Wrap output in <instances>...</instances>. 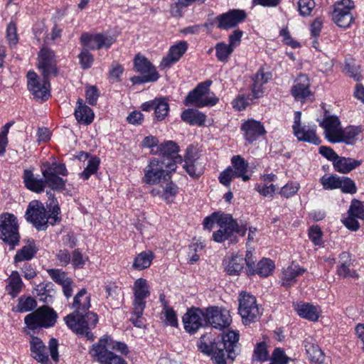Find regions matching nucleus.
I'll return each mask as SVG.
<instances>
[{"instance_id":"a211bd4d","label":"nucleus","mask_w":364,"mask_h":364,"mask_svg":"<svg viewBox=\"0 0 364 364\" xmlns=\"http://www.w3.org/2000/svg\"><path fill=\"white\" fill-rule=\"evenodd\" d=\"M182 320L185 330L194 333L206 324L205 311L200 309H191L183 315Z\"/></svg>"},{"instance_id":"5fc2aeb1","label":"nucleus","mask_w":364,"mask_h":364,"mask_svg":"<svg viewBox=\"0 0 364 364\" xmlns=\"http://www.w3.org/2000/svg\"><path fill=\"white\" fill-rule=\"evenodd\" d=\"M272 364H288L290 358L286 355L283 349L277 348L272 355Z\"/></svg>"},{"instance_id":"0e129e2a","label":"nucleus","mask_w":364,"mask_h":364,"mask_svg":"<svg viewBox=\"0 0 364 364\" xmlns=\"http://www.w3.org/2000/svg\"><path fill=\"white\" fill-rule=\"evenodd\" d=\"M178 193V187L173 184L168 183L166 185L161 198L168 203H171L173 201L176 195Z\"/></svg>"},{"instance_id":"ea45409f","label":"nucleus","mask_w":364,"mask_h":364,"mask_svg":"<svg viewBox=\"0 0 364 364\" xmlns=\"http://www.w3.org/2000/svg\"><path fill=\"white\" fill-rule=\"evenodd\" d=\"M154 258V255L151 251H143L136 256L132 267L137 270L147 269L151 266Z\"/></svg>"},{"instance_id":"b1692460","label":"nucleus","mask_w":364,"mask_h":364,"mask_svg":"<svg viewBox=\"0 0 364 364\" xmlns=\"http://www.w3.org/2000/svg\"><path fill=\"white\" fill-rule=\"evenodd\" d=\"M291 93L298 101H304L311 95L310 82L306 75L301 74L296 78Z\"/></svg>"},{"instance_id":"774afa93","label":"nucleus","mask_w":364,"mask_h":364,"mask_svg":"<svg viewBox=\"0 0 364 364\" xmlns=\"http://www.w3.org/2000/svg\"><path fill=\"white\" fill-rule=\"evenodd\" d=\"M358 218L348 213V215L342 219L343 225L351 231H357L360 228Z\"/></svg>"},{"instance_id":"4c0bfd02","label":"nucleus","mask_w":364,"mask_h":364,"mask_svg":"<svg viewBox=\"0 0 364 364\" xmlns=\"http://www.w3.org/2000/svg\"><path fill=\"white\" fill-rule=\"evenodd\" d=\"M305 270L299 265L291 264L284 269L282 274L281 283L282 286H289L294 282L295 278L302 274Z\"/></svg>"},{"instance_id":"473e14b6","label":"nucleus","mask_w":364,"mask_h":364,"mask_svg":"<svg viewBox=\"0 0 364 364\" xmlns=\"http://www.w3.org/2000/svg\"><path fill=\"white\" fill-rule=\"evenodd\" d=\"M90 306V296L85 289H82L74 297L72 304L73 314L80 315L87 313Z\"/></svg>"},{"instance_id":"e2e57ef3","label":"nucleus","mask_w":364,"mask_h":364,"mask_svg":"<svg viewBox=\"0 0 364 364\" xmlns=\"http://www.w3.org/2000/svg\"><path fill=\"white\" fill-rule=\"evenodd\" d=\"M144 309L145 307H142L140 311L136 309V306H133V313L130 318V321L137 328H142L144 326L142 317Z\"/></svg>"},{"instance_id":"e433bc0d","label":"nucleus","mask_w":364,"mask_h":364,"mask_svg":"<svg viewBox=\"0 0 364 364\" xmlns=\"http://www.w3.org/2000/svg\"><path fill=\"white\" fill-rule=\"evenodd\" d=\"M23 182L25 186L30 191L41 193L45 188V178H38L34 176L31 170L26 169L23 172Z\"/></svg>"},{"instance_id":"f8f14e48","label":"nucleus","mask_w":364,"mask_h":364,"mask_svg":"<svg viewBox=\"0 0 364 364\" xmlns=\"http://www.w3.org/2000/svg\"><path fill=\"white\" fill-rule=\"evenodd\" d=\"M134 63L136 71L141 74V76L132 78L134 83L155 82L159 79V74L155 67L145 57L136 55Z\"/></svg>"},{"instance_id":"58836bf2","label":"nucleus","mask_w":364,"mask_h":364,"mask_svg":"<svg viewBox=\"0 0 364 364\" xmlns=\"http://www.w3.org/2000/svg\"><path fill=\"white\" fill-rule=\"evenodd\" d=\"M181 117L183 122L191 125H203L206 119V116L204 114L193 109L184 110Z\"/></svg>"},{"instance_id":"c85d7f7f","label":"nucleus","mask_w":364,"mask_h":364,"mask_svg":"<svg viewBox=\"0 0 364 364\" xmlns=\"http://www.w3.org/2000/svg\"><path fill=\"white\" fill-rule=\"evenodd\" d=\"M225 272L229 275H238L246 264V257L242 255L232 254L226 257L223 261Z\"/></svg>"},{"instance_id":"0eeeda50","label":"nucleus","mask_w":364,"mask_h":364,"mask_svg":"<svg viewBox=\"0 0 364 364\" xmlns=\"http://www.w3.org/2000/svg\"><path fill=\"white\" fill-rule=\"evenodd\" d=\"M57 317V313L53 309L48 306H43L26 315L24 321L27 327L31 330L47 328L55 325Z\"/></svg>"},{"instance_id":"dca6fc26","label":"nucleus","mask_w":364,"mask_h":364,"mask_svg":"<svg viewBox=\"0 0 364 364\" xmlns=\"http://www.w3.org/2000/svg\"><path fill=\"white\" fill-rule=\"evenodd\" d=\"M205 319L206 324L220 330L229 326L232 321L229 311L218 307L208 308L205 311Z\"/></svg>"},{"instance_id":"603ef678","label":"nucleus","mask_w":364,"mask_h":364,"mask_svg":"<svg viewBox=\"0 0 364 364\" xmlns=\"http://www.w3.org/2000/svg\"><path fill=\"white\" fill-rule=\"evenodd\" d=\"M183 168L189 176L193 178H198L203 172V166L198 161H193V163H186Z\"/></svg>"},{"instance_id":"f257e3e1","label":"nucleus","mask_w":364,"mask_h":364,"mask_svg":"<svg viewBox=\"0 0 364 364\" xmlns=\"http://www.w3.org/2000/svg\"><path fill=\"white\" fill-rule=\"evenodd\" d=\"M214 223L219 226V230L213 234V239L216 242H223L225 240L235 242H237L235 234L244 236L246 233V227L242 225H240L230 214L220 212L213 213L204 219V228L210 230Z\"/></svg>"},{"instance_id":"aec40b11","label":"nucleus","mask_w":364,"mask_h":364,"mask_svg":"<svg viewBox=\"0 0 364 364\" xmlns=\"http://www.w3.org/2000/svg\"><path fill=\"white\" fill-rule=\"evenodd\" d=\"M134 299L133 306H136L138 310L146 306V299L150 296V287L146 279L139 278L136 279L132 286Z\"/></svg>"},{"instance_id":"72a5a7b5","label":"nucleus","mask_w":364,"mask_h":364,"mask_svg":"<svg viewBox=\"0 0 364 364\" xmlns=\"http://www.w3.org/2000/svg\"><path fill=\"white\" fill-rule=\"evenodd\" d=\"M38 250L35 241L32 239L28 240L26 245L16 252L14 258V263L31 260Z\"/></svg>"},{"instance_id":"f03ea898","label":"nucleus","mask_w":364,"mask_h":364,"mask_svg":"<svg viewBox=\"0 0 364 364\" xmlns=\"http://www.w3.org/2000/svg\"><path fill=\"white\" fill-rule=\"evenodd\" d=\"M239 341V333L235 331H228L223 333L220 341L208 345L200 341L199 350L205 354L212 355L217 364H226L228 358L233 360L235 357L234 348Z\"/></svg>"},{"instance_id":"bb28decb","label":"nucleus","mask_w":364,"mask_h":364,"mask_svg":"<svg viewBox=\"0 0 364 364\" xmlns=\"http://www.w3.org/2000/svg\"><path fill=\"white\" fill-rule=\"evenodd\" d=\"M178 146L173 141H167L164 143L161 144L157 147V151L164 159L163 160H171L173 163H171L176 166L178 163H182V158L178 154Z\"/></svg>"},{"instance_id":"c9c22d12","label":"nucleus","mask_w":364,"mask_h":364,"mask_svg":"<svg viewBox=\"0 0 364 364\" xmlns=\"http://www.w3.org/2000/svg\"><path fill=\"white\" fill-rule=\"evenodd\" d=\"M361 160H356L352 158H346L338 156L333 163L334 168L336 171L341 173H348L352 170L360 166Z\"/></svg>"},{"instance_id":"39448f33","label":"nucleus","mask_w":364,"mask_h":364,"mask_svg":"<svg viewBox=\"0 0 364 364\" xmlns=\"http://www.w3.org/2000/svg\"><path fill=\"white\" fill-rule=\"evenodd\" d=\"M176 167L168 161L154 159L145 167L143 182L149 185H156L167 180L168 173L174 171Z\"/></svg>"},{"instance_id":"2eb2a0df","label":"nucleus","mask_w":364,"mask_h":364,"mask_svg":"<svg viewBox=\"0 0 364 364\" xmlns=\"http://www.w3.org/2000/svg\"><path fill=\"white\" fill-rule=\"evenodd\" d=\"M115 41L113 36L104 33H82L80 37L82 45L92 50L108 49Z\"/></svg>"},{"instance_id":"5701e85b","label":"nucleus","mask_w":364,"mask_h":364,"mask_svg":"<svg viewBox=\"0 0 364 364\" xmlns=\"http://www.w3.org/2000/svg\"><path fill=\"white\" fill-rule=\"evenodd\" d=\"M246 13L242 10H231L217 17L218 27L228 30L235 27L246 18Z\"/></svg>"},{"instance_id":"f3484780","label":"nucleus","mask_w":364,"mask_h":364,"mask_svg":"<svg viewBox=\"0 0 364 364\" xmlns=\"http://www.w3.org/2000/svg\"><path fill=\"white\" fill-rule=\"evenodd\" d=\"M247 272L249 275L258 274L260 277H266L270 275L274 269V262L267 258L261 259L256 265L252 257V254L247 252L246 255Z\"/></svg>"},{"instance_id":"a19ab883","label":"nucleus","mask_w":364,"mask_h":364,"mask_svg":"<svg viewBox=\"0 0 364 364\" xmlns=\"http://www.w3.org/2000/svg\"><path fill=\"white\" fill-rule=\"evenodd\" d=\"M360 133V129L356 127H348L344 129H342L339 135V142H344L346 144L353 145L356 142Z\"/></svg>"},{"instance_id":"423d86ee","label":"nucleus","mask_w":364,"mask_h":364,"mask_svg":"<svg viewBox=\"0 0 364 364\" xmlns=\"http://www.w3.org/2000/svg\"><path fill=\"white\" fill-rule=\"evenodd\" d=\"M111 342L110 336H104L92 346L90 350V355L100 364H127L123 358L108 350Z\"/></svg>"},{"instance_id":"13d9d810","label":"nucleus","mask_w":364,"mask_h":364,"mask_svg":"<svg viewBox=\"0 0 364 364\" xmlns=\"http://www.w3.org/2000/svg\"><path fill=\"white\" fill-rule=\"evenodd\" d=\"M6 39L11 46H16L18 42L16 25L10 22L6 28Z\"/></svg>"},{"instance_id":"a878e982","label":"nucleus","mask_w":364,"mask_h":364,"mask_svg":"<svg viewBox=\"0 0 364 364\" xmlns=\"http://www.w3.org/2000/svg\"><path fill=\"white\" fill-rule=\"evenodd\" d=\"M293 132L299 141L314 145H318L321 142V139L316 134V126L315 124H304Z\"/></svg>"},{"instance_id":"4d7b16f0","label":"nucleus","mask_w":364,"mask_h":364,"mask_svg":"<svg viewBox=\"0 0 364 364\" xmlns=\"http://www.w3.org/2000/svg\"><path fill=\"white\" fill-rule=\"evenodd\" d=\"M255 188L260 195L264 197H272L276 191V187L273 183H257Z\"/></svg>"},{"instance_id":"3c124183","label":"nucleus","mask_w":364,"mask_h":364,"mask_svg":"<svg viewBox=\"0 0 364 364\" xmlns=\"http://www.w3.org/2000/svg\"><path fill=\"white\" fill-rule=\"evenodd\" d=\"M297 4L299 14L304 17L310 16L315 7L314 0H299Z\"/></svg>"},{"instance_id":"338daca9","label":"nucleus","mask_w":364,"mask_h":364,"mask_svg":"<svg viewBox=\"0 0 364 364\" xmlns=\"http://www.w3.org/2000/svg\"><path fill=\"white\" fill-rule=\"evenodd\" d=\"M268 351L264 343L257 345L254 350V358L259 361H265L268 359Z\"/></svg>"},{"instance_id":"79ce46f5","label":"nucleus","mask_w":364,"mask_h":364,"mask_svg":"<svg viewBox=\"0 0 364 364\" xmlns=\"http://www.w3.org/2000/svg\"><path fill=\"white\" fill-rule=\"evenodd\" d=\"M232 168L237 171L243 181H247L250 176L247 174L248 164L245 159L239 155L234 156L231 159Z\"/></svg>"},{"instance_id":"de8ad7c7","label":"nucleus","mask_w":364,"mask_h":364,"mask_svg":"<svg viewBox=\"0 0 364 364\" xmlns=\"http://www.w3.org/2000/svg\"><path fill=\"white\" fill-rule=\"evenodd\" d=\"M162 314L164 316V322L166 326L172 327H178V322L176 312L173 309L168 306H165Z\"/></svg>"},{"instance_id":"09e8293b","label":"nucleus","mask_w":364,"mask_h":364,"mask_svg":"<svg viewBox=\"0 0 364 364\" xmlns=\"http://www.w3.org/2000/svg\"><path fill=\"white\" fill-rule=\"evenodd\" d=\"M341 178L336 175L329 176H324L321 178V183L324 189L333 190L339 188V183H341Z\"/></svg>"},{"instance_id":"9d476101","label":"nucleus","mask_w":364,"mask_h":364,"mask_svg":"<svg viewBox=\"0 0 364 364\" xmlns=\"http://www.w3.org/2000/svg\"><path fill=\"white\" fill-rule=\"evenodd\" d=\"M18 223L16 217L9 213L0 215V239L11 245L19 242Z\"/></svg>"},{"instance_id":"20e7f679","label":"nucleus","mask_w":364,"mask_h":364,"mask_svg":"<svg viewBox=\"0 0 364 364\" xmlns=\"http://www.w3.org/2000/svg\"><path fill=\"white\" fill-rule=\"evenodd\" d=\"M64 319L68 327L73 332L85 336L88 340L94 339V335L91 331L95 328L98 322L97 314L91 311L80 315L71 314Z\"/></svg>"},{"instance_id":"6ab92c4d","label":"nucleus","mask_w":364,"mask_h":364,"mask_svg":"<svg viewBox=\"0 0 364 364\" xmlns=\"http://www.w3.org/2000/svg\"><path fill=\"white\" fill-rule=\"evenodd\" d=\"M323 129L326 139L331 143H339V135L341 132V122L338 117L325 116L319 123Z\"/></svg>"},{"instance_id":"cd10ccee","label":"nucleus","mask_w":364,"mask_h":364,"mask_svg":"<svg viewBox=\"0 0 364 364\" xmlns=\"http://www.w3.org/2000/svg\"><path fill=\"white\" fill-rule=\"evenodd\" d=\"M188 48L186 41H180L172 46L168 50L167 55L163 58L160 66L162 68H169L171 65L176 63L184 54Z\"/></svg>"},{"instance_id":"4be33fe9","label":"nucleus","mask_w":364,"mask_h":364,"mask_svg":"<svg viewBox=\"0 0 364 364\" xmlns=\"http://www.w3.org/2000/svg\"><path fill=\"white\" fill-rule=\"evenodd\" d=\"M38 68L45 77H48L51 75H55L56 67L54 54L50 49L43 48L40 50L38 58Z\"/></svg>"},{"instance_id":"1a4fd4ad","label":"nucleus","mask_w":364,"mask_h":364,"mask_svg":"<svg viewBox=\"0 0 364 364\" xmlns=\"http://www.w3.org/2000/svg\"><path fill=\"white\" fill-rule=\"evenodd\" d=\"M42 174L45 178V186L47 184L51 189L56 191L65 188V181L58 176H67L68 171L65 164L56 162L46 163L42 167Z\"/></svg>"},{"instance_id":"7c9ffc66","label":"nucleus","mask_w":364,"mask_h":364,"mask_svg":"<svg viewBox=\"0 0 364 364\" xmlns=\"http://www.w3.org/2000/svg\"><path fill=\"white\" fill-rule=\"evenodd\" d=\"M5 282V291L12 298H16L24 287L22 279L17 271H12Z\"/></svg>"},{"instance_id":"ddd939ff","label":"nucleus","mask_w":364,"mask_h":364,"mask_svg":"<svg viewBox=\"0 0 364 364\" xmlns=\"http://www.w3.org/2000/svg\"><path fill=\"white\" fill-rule=\"evenodd\" d=\"M47 78L43 76V80H41L34 71L28 72V89L36 99L43 101L49 98L50 95V83Z\"/></svg>"},{"instance_id":"c756f323","label":"nucleus","mask_w":364,"mask_h":364,"mask_svg":"<svg viewBox=\"0 0 364 364\" xmlns=\"http://www.w3.org/2000/svg\"><path fill=\"white\" fill-rule=\"evenodd\" d=\"M29 344L32 358L39 363H47L48 354L43 342L39 338L32 336L30 338Z\"/></svg>"},{"instance_id":"4468645a","label":"nucleus","mask_w":364,"mask_h":364,"mask_svg":"<svg viewBox=\"0 0 364 364\" xmlns=\"http://www.w3.org/2000/svg\"><path fill=\"white\" fill-rule=\"evenodd\" d=\"M354 8L352 0H341L334 5L332 18L334 23L341 28H348L351 24L353 17L351 10Z\"/></svg>"},{"instance_id":"37998d69","label":"nucleus","mask_w":364,"mask_h":364,"mask_svg":"<svg viewBox=\"0 0 364 364\" xmlns=\"http://www.w3.org/2000/svg\"><path fill=\"white\" fill-rule=\"evenodd\" d=\"M215 48L216 58L219 61L223 63H225L229 60L231 54L235 50L230 46L223 42L218 43L215 45Z\"/></svg>"},{"instance_id":"9b49d317","label":"nucleus","mask_w":364,"mask_h":364,"mask_svg":"<svg viewBox=\"0 0 364 364\" xmlns=\"http://www.w3.org/2000/svg\"><path fill=\"white\" fill-rule=\"evenodd\" d=\"M238 311L245 324L255 322L261 315L255 297L247 292L240 294Z\"/></svg>"},{"instance_id":"864d4df0","label":"nucleus","mask_w":364,"mask_h":364,"mask_svg":"<svg viewBox=\"0 0 364 364\" xmlns=\"http://www.w3.org/2000/svg\"><path fill=\"white\" fill-rule=\"evenodd\" d=\"M87 261L88 257L84 256L79 249H76L73 251L70 262L72 263L74 268H83Z\"/></svg>"},{"instance_id":"8fccbe9b","label":"nucleus","mask_w":364,"mask_h":364,"mask_svg":"<svg viewBox=\"0 0 364 364\" xmlns=\"http://www.w3.org/2000/svg\"><path fill=\"white\" fill-rule=\"evenodd\" d=\"M348 213L358 218L359 220H364V203L353 199L351 201Z\"/></svg>"},{"instance_id":"6e6d98bb","label":"nucleus","mask_w":364,"mask_h":364,"mask_svg":"<svg viewBox=\"0 0 364 364\" xmlns=\"http://www.w3.org/2000/svg\"><path fill=\"white\" fill-rule=\"evenodd\" d=\"M47 272L50 278L55 283L59 284L60 285L63 284L69 279H70L69 277H68L65 272L60 269H49L47 270Z\"/></svg>"},{"instance_id":"412c9836","label":"nucleus","mask_w":364,"mask_h":364,"mask_svg":"<svg viewBox=\"0 0 364 364\" xmlns=\"http://www.w3.org/2000/svg\"><path fill=\"white\" fill-rule=\"evenodd\" d=\"M241 131L244 133V139L249 143L257 141L266 134L263 124L254 119H249L244 122L241 126Z\"/></svg>"},{"instance_id":"49530a36","label":"nucleus","mask_w":364,"mask_h":364,"mask_svg":"<svg viewBox=\"0 0 364 364\" xmlns=\"http://www.w3.org/2000/svg\"><path fill=\"white\" fill-rule=\"evenodd\" d=\"M36 301L31 296H21L18 300L16 311L21 313L30 311L36 308Z\"/></svg>"},{"instance_id":"680f3d73","label":"nucleus","mask_w":364,"mask_h":364,"mask_svg":"<svg viewBox=\"0 0 364 364\" xmlns=\"http://www.w3.org/2000/svg\"><path fill=\"white\" fill-rule=\"evenodd\" d=\"M322 231L318 225H313L309 230V237L314 245L322 244Z\"/></svg>"},{"instance_id":"052dcab7","label":"nucleus","mask_w":364,"mask_h":364,"mask_svg":"<svg viewBox=\"0 0 364 364\" xmlns=\"http://www.w3.org/2000/svg\"><path fill=\"white\" fill-rule=\"evenodd\" d=\"M350 264H341L337 268V274L343 278H358V274L355 270L350 269Z\"/></svg>"},{"instance_id":"393cba45","label":"nucleus","mask_w":364,"mask_h":364,"mask_svg":"<svg viewBox=\"0 0 364 364\" xmlns=\"http://www.w3.org/2000/svg\"><path fill=\"white\" fill-rule=\"evenodd\" d=\"M309 360L314 364H323L325 360L324 353L317 344L316 341L312 336L305 338L304 343Z\"/></svg>"},{"instance_id":"7ed1b4c3","label":"nucleus","mask_w":364,"mask_h":364,"mask_svg":"<svg viewBox=\"0 0 364 364\" xmlns=\"http://www.w3.org/2000/svg\"><path fill=\"white\" fill-rule=\"evenodd\" d=\"M50 215H47L46 210L43 204L38 200L31 201L26 210V217L28 221L31 222L36 228L44 229L47 226L48 220L50 224L53 225L58 220L60 208L57 200L54 198L50 192H48Z\"/></svg>"},{"instance_id":"c03bdc74","label":"nucleus","mask_w":364,"mask_h":364,"mask_svg":"<svg viewBox=\"0 0 364 364\" xmlns=\"http://www.w3.org/2000/svg\"><path fill=\"white\" fill-rule=\"evenodd\" d=\"M169 112V105L165 98H156V104L154 107L155 118L158 121L165 119Z\"/></svg>"},{"instance_id":"2f4dec72","label":"nucleus","mask_w":364,"mask_h":364,"mask_svg":"<svg viewBox=\"0 0 364 364\" xmlns=\"http://www.w3.org/2000/svg\"><path fill=\"white\" fill-rule=\"evenodd\" d=\"M295 310L298 315L311 321H316L321 314V310L318 306H314L309 303H299L295 306Z\"/></svg>"},{"instance_id":"69168bd1","label":"nucleus","mask_w":364,"mask_h":364,"mask_svg":"<svg viewBox=\"0 0 364 364\" xmlns=\"http://www.w3.org/2000/svg\"><path fill=\"white\" fill-rule=\"evenodd\" d=\"M299 184L296 182H290L284 186L279 191L282 196L289 198L297 193Z\"/></svg>"},{"instance_id":"bf43d9fd","label":"nucleus","mask_w":364,"mask_h":364,"mask_svg":"<svg viewBox=\"0 0 364 364\" xmlns=\"http://www.w3.org/2000/svg\"><path fill=\"white\" fill-rule=\"evenodd\" d=\"M339 188L345 193L353 194L356 192L355 183L348 177H341Z\"/></svg>"},{"instance_id":"a18cd8bd","label":"nucleus","mask_w":364,"mask_h":364,"mask_svg":"<svg viewBox=\"0 0 364 364\" xmlns=\"http://www.w3.org/2000/svg\"><path fill=\"white\" fill-rule=\"evenodd\" d=\"M100 160L97 156H91L87 161V166L84 171L80 173V177L83 180H87L95 174L99 168Z\"/></svg>"},{"instance_id":"f704fd0d","label":"nucleus","mask_w":364,"mask_h":364,"mask_svg":"<svg viewBox=\"0 0 364 364\" xmlns=\"http://www.w3.org/2000/svg\"><path fill=\"white\" fill-rule=\"evenodd\" d=\"M75 117L78 122L90 124L92 122L95 114L92 109L86 105L82 99H79L77 101Z\"/></svg>"},{"instance_id":"6e6552de","label":"nucleus","mask_w":364,"mask_h":364,"mask_svg":"<svg viewBox=\"0 0 364 364\" xmlns=\"http://www.w3.org/2000/svg\"><path fill=\"white\" fill-rule=\"evenodd\" d=\"M211 83V81L200 83L193 90L188 94L185 100V105L197 107L216 105L218 102V98L214 94H210L209 92Z\"/></svg>"}]
</instances>
